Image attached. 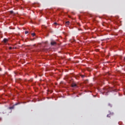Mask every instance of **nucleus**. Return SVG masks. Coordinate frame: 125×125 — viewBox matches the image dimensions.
Listing matches in <instances>:
<instances>
[{
	"label": "nucleus",
	"instance_id": "1a4fd4ad",
	"mask_svg": "<svg viewBox=\"0 0 125 125\" xmlns=\"http://www.w3.org/2000/svg\"><path fill=\"white\" fill-rule=\"evenodd\" d=\"M108 106L112 107V104H108Z\"/></svg>",
	"mask_w": 125,
	"mask_h": 125
},
{
	"label": "nucleus",
	"instance_id": "9d476101",
	"mask_svg": "<svg viewBox=\"0 0 125 125\" xmlns=\"http://www.w3.org/2000/svg\"><path fill=\"white\" fill-rule=\"evenodd\" d=\"M10 13H11V14H12V13H13V11H11Z\"/></svg>",
	"mask_w": 125,
	"mask_h": 125
},
{
	"label": "nucleus",
	"instance_id": "20e7f679",
	"mask_svg": "<svg viewBox=\"0 0 125 125\" xmlns=\"http://www.w3.org/2000/svg\"><path fill=\"white\" fill-rule=\"evenodd\" d=\"M69 24H70V21H66L65 22L66 26H69Z\"/></svg>",
	"mask_w": 125,
	"mask_h": 125
},
{
	"label": "nucleus",
	"instance_id": "2eb2a0df",
	"mask_svg": "<svg viewBox=\"0 0 125 125\" xmlns=\"http://www.w3.org/2000/svg\"><path fill=\"white\" fill-rule=\"evenodd\" d=\"M16 105H18V104H16L14 105V106H16Z\"/></svg>",
	"mask_w": 125,
	"mask_h": 125
},
{
	"label": "nucleus",
	"instance_id": "4468645a",
	"mask_svg": "<svg viewBox=\"0 0 125 125\" xmlns=\"http://www.w3.org/2000/svg\"><path fill=\"white\" fill-rule=\"evenodd\" d=\"M82 78H84V75H82Z\"/></svg>",
	"mask_w": 125,
	"mask_h": 125
},
{
	"label": "nucleus",
	"instance_id": "0eeeda50",
	"mask_svg": "<svg viewBox=\"0 0 125 125\" xmlns=\"http://www.w3.org/2000/svg\"><path fill=\"white\" fill-rule=\"evenodd\" d=\"M9 109H14V106L10 107Z\"/></svg>",
	"mask_w": 125,
	"mask_h": 125
},
{
	"label": "nucleus",
	"instance_id": "423d86ee",
	"mask_svg": "<svg viewBox=\"0 0 125 125\" xmlns=\"http://www.w3.org/2000/svg\"><path fill=\"white\" fill-rule=\"evenodd\" d=\"M32 36L33 37H35V36H36V34H35V33H32Z\"/></svg>",
	"mask_w": 125,
	"mask_h": 125
},
{
	"label": "nucleus",
	"instance_id": "9b49d317",
	"mask_svg": "<svg viewBox=\"0 0 125 125\" xmlns=\"http://www.w3.org/2000/svg\"><path fill=\"white\" fill-rule=\"evenodd\" d=\"M25 34L27 35V34H28V33H29V32H28V31H25Z\"/></svg>",
	"mask_w": 125,
	"mask_h": 125
},
{
	"label": "nucleus",
	"instance_id": "39448f33",
	"mask_svg": "<svg viewBox=\"0 0 125 125\" xmlns=\"http://www.w3.org/2000/svg\"><path fill=\"white\" fill-rule=\"evenodd\" d=\"M3 41H4V42H7V39H4V40H3Z\"/></svg>",
	"mask_w": 125,
	"mask_h": 125
},
{
	"label": "nucleus",
	"instance_id": "f257e3e1",
	"mask_svg": "<svg viewBox=\"0 0 125 125\" xmlns=\"http://www.w3.org/2000/svg\"><path fill=\"white\" fill-rule=\"evenodd\" d=\"M111 90V89L108 88H104V91H103L102 93L103 94H105V95H108V92L109 91Z\"/></svg>",
	"mask_w": 125,
	"mask_h": 125
},
{
	"label": "nucleus",
	"instance_id": "f8f14e48",
	"mask_svg": "<svg viewBox=\"0 0 125 125\" xmlns=\"http://www.w3.org/2000/svg\"><path fill=\"white\" fill-rule=\"evenodd\" d=\"M54 25H58V24L57 22H55Z\"/></svg>",
	"mask_w": 125,
	"mask_h": 125
},
{
	"label": "nucleus",
	"instance_id": "7ed1b4c3",
	"mask_svg": "<svg viewBox=\"0 0 125 125\" xmlns=\"http://www.w3.org/2000/svg\"><path fill=\"white\" fill-rule=\"evenodd\" d=\"M72 87H76V86H77V84L73 83L72 84Z\"/></svg>",
	"mask_w": 125,
	"mask_h": 125
},
{
	"label": "nucleus",
	"instance_id": "f03ea898",
	"mask_svg": "<svg viewBox=\"0 0 125 125\" xmlns=\"http://www.w3.org/2000/svg\"><path fill=\"white\" fill-rule=\"evenodd\" d=\"M51 45H55V44H56V42H55L54 41H52L51 42Z\"/></svg>",
	"mask_w": 125,
	"mask_h": 125
},
{
	"label": "nucleus",
	"instance_id": "f3484780",
	"mask_svg": "<svg viewBox=\"0 0 125 125\" xmlns=\"http://www.w3.org/2000/svg\"><path fill=\"white\" fill-rule=\"evenodd\" d=\"M0 71H1V69H0Z\"/></svg>",
	"mask_w": 125,
	"mask_h": 125
},
{
	"label": "nucleus",
	"instance_id": "6e6552de",
	"mask_svg": "<svg viewBox=\"0 0 125 125\" xmlns=\"http://www.w3.org/2000/svg\"><path fill=\"white\" fill-rule=\"evenodd\" d=\"M107 117H108V118H110V117H111V114L107 115Z\"/></svg>",
	"mask_w": 125,
	"mask_h": 125
},
{
	"label": "nucleus",
	"instance_id": "ddd939ff",
	"mask_svg": "<svg viewBox=\"0 0 125 125\" xmlns=\"http://www.w3.org/2000/svg\"><path fill=\"white\" fill-rule=\"evenodd\" d=\"M9 49H12V47H9Z\"/></svg>",
	"mask_w": 125,
	"mask_h": 125
},
{
	"label": "nucleus",
	"instance_id": "dca6fc26",
	"mask_svg": "<svg viewBox=\"0 0 125 125\" xmlns=\"http://www.w3.org/2000/svg\"><path fill=\"white\" fill-rule=\"evenodd\" d=\"M124 60H125V58H124Z\"/></svg>",
	"mask_w": 125,
	"mask_h": 125
}]
</instances>
